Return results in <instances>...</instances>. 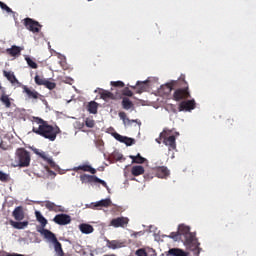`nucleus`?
Wrapping results in <instances>:
<instances>
[{"label": "nucleus", "instance_id": "nucleus-1", "mask_svg": "<svg viewBox=\"0 0 256 256\" xmlns=\"http://www.w3.org/2000/svg\"><path fill=\"white\" fill-rule=\"evenodd\" d=\"M33 124L37 126H33L32 132L40 135V137H44V139H48V141H55L57 135L61 133L59 126H53L39 117L34 118Z\"/></svg>", "mask_w": 256, "mask_h": 256}, {"label": "nucleus", "instance_id": "nucleus-2", "mask_svg": "<svg viewBox=\"0 0 256 256\" xmlns=\"http://www.w3.org/2000/svg\"><path fill=\"white\" fill-rule=\"evenodd\" d=\"M178 231L180 235L184 236V245L192 251L193 255H199L201 253V248L199 245V240L195 236V233L191 232V228L185 225H180L178 227Z\"/></svg>", "mask_w": 256, "mask_h": 256}, {"label": "nucleus", "instance_id": "nucleus-3", "mask_svg": "<svg viewBox=\"0 0 256 256\" xmlns=\"http://www.w3.org/2000/svg\"><path fill=\"white\" fill-rule=\"evenodd\" d=\"M177 88L173 93L174 101H185V99H191V91H189V83L185 81V74H181L179 77Z\"/></svg>", "mask_w": 256, "mask_h": 256}, {"label": "nucleus", "instance_id": "nucleus-4", "mask_svg": "<svg viewBox=\"0 0 256 256\" xmlns=\"http://www.w3.org/2000/svg\"><path fill=\"white\" fill-rule=\"evenodd\" d=\"M17 167H29L31 165V153L25 148H19L15 156Z\"/></svg>", "mask_w": 256, "mask_h": 256}, {"label": "nucleus", "instance_id": "nucleus-5", "mask_svg": "<svg viewBox=\"0 0 256 256\" xmlns=\"http://www.w3.org/2000/svg\"><path fill=\"white\" fill-rule=\"evenodd\" d=\"M100 97L103 101H117V99H121V92L114 88H111V91L101 90Z\"/></svg>", "mask_w": 256, "mask_h": 256}, {"label": "nucleus", "instance_id": "nucleus-6", "mask_svg": "<svg viewBox=\"0 0 256 256\" xmlns=\"http://www.w3.org/2000/svg\"><path fill=\"white\" fill-rule=\"evenodd\" d=\"M171 133H173V131L166 129L163 143L166 145V147H168L169 151H175V149H177V138L175 135L169 136Z\"/></svg>", "mask_w": 256, "mask_h": 256}, {"label": "nucleus", "instance_id": "nucleus-7", "mask_svg": "<svg viewBox=\"0 0 256 256\" xmlns=\"http://www.w3.org/2000/svg\"><path fill=\"white\" fill-rule=\"evenodd\" d=\"M24 27L28 29V31H31V33H40L41 28L43 25H41L36 20H33L32 18H25L24 20Z\"/></svg>", "mask_w": 256, "mask_h": 256}, {"label": "nucleus", "instance_id": "nucleus-8", "mask_svg": "<svg viewBox=\"0 0 256 256\" xmlns=\"http://www.w3.org/2000/svg\"><path fill=\"white\" fill-rule=\"evenodd\" d=\"M177 85H179V81L177 80L166 83L159 88L158 93H160L162 96L171 95L173 87H177Z\"/></svg>", "mask_w": 256, "mask_h": 256}, {"label": "nucleus", "instance_id": "nucleus-9", "mask_svg": "<svg viewBox=\"0 0 256 256\" xmlns=\"http://www.w3.org/2000/svg\"><path fill=\"white\" fill-rule=\"evenodd\" d=\"M197 107V103L195 99L192 100H184L179 104V111H193Z\"/></svg>", "mask_w": 256, "mask_h": 256}, {"label": "nucleus", "instance_id": "nucleus-10", "mask_svg": "<svg viewBox=\"0 0 256 256\" xmlns=\"http://www.w3.org/2000/svg\"><path fill=\"white\" fill-rule=\"evenodd\" d=\"M110 225L116 228H119V227L125 228L127 227V225H129V218L127 217L114 218L111 220Z\"/></svg>", "mask_w": 256, "mask_h": 256}, {"label": "nucleus", "instance_id": "nucleus-11", "mask_svg": "<svg viewBox=\"0 0 256 256\" xmlns=\"http://www.w3.org/2000/svg\"><path fill=\"white\" fill-rule=\"evenodd\" d=\"M56 225H69L71 223V216L68 214H58L53 219Z\"/></svg>", "mask_w": 256, "mask_h": 256}, {"label": "nucleus", "instance_id": "nucleus-12", "mask_svg": "<svg viewBox=\"0 0 256 256\" xmlns=\"http://www.w3.org/2000/svg\"><path fill=\"white\" fill-rule=\"evenodd\" d=\"M0 101L6 109H11V101H13V99L9 97L5 88L0 92Z\"/></svg>", "mask_w": 256, "mask_h": 256}, {"label": "nucleus", "instance_id": "nucleus-13", "mask_svg": "<svg viewBox=\"0 0 256 256\" xmlns=\"http://www.w3.org/2000/svg\"><path fill=\"white\" fill-rule=\"evenodd\" d=\"M3 75H4V77H6V79L8 81L11 82L12 85H18V87H22L23 86V84H21V82H19V80L15 76V73H13L11 71L4 70L3 71Z\"/></svg>", "mask_w": 256, "mask_h": 256}, {"label": "nucleus", "instance_id": "nucleus-14", "mask_svg": "<svg viewBox=\"0 0 256 256\" xmlns=\"http://www.w3.org/2000/svg\"><path fill=\"white\" fill-rule=\"evenodd\" d=\"M23 93H25L28 97V99H34L37 100L39 97H41V94L37 92L35 89H31L25 85H22Z\"/></svg>", "mask_w": 256, "mask_h": 256}, {"label": "nucleus", "instance_id": "nucleus-15", "mask_svg": "<svg viewBox=\"0 0 256 256\" xmlns=\"http://www.w3.org/2000/svg\"><path fill=\"white\" fill-rule=\"evenodd\" d=\"M12 215L16 221H23L25 219V212H23V207L18 206L12 212Z\"/></svg>", "mask_w": 256, "mask_h": 256}, {"label": "nucleus", "instance_id": "nucleus-16", "mask_svg": "<svg viewBox=\"0 0 256 256\" xmlns=\"http://www.w3.org/2000/svg\"><path fill=\"white\" fill-rule=\"evenodd\" d=\"M148 82L144 81V82H137L135 86H131L132 89H135L136 93H145V91H147L148 89Z\"/></svg>", "mask_w": 256, "mask_h": 256}, {"label": "nucleus", "instance_id": "nucleus-17", "mask_svg": "<svg viewBox=\"0 0 256 256\" xmlns=\"http://www.w3.org/2000/svg\"><path fill=\"white\" fill-rule=\"evenodd\" d=\"M107 247L108 249H121L125 247V242L119 240H107Z\"/></svg>", "mask_w": 256, "mask_h": 256}, {"label": "nucleus", "instance_id": "nucleus-18", "mask_svg": "<svg viewBox=\"0 0 256 256\" xmlns=\"http://www.w3.org/2000/svg\"><path fill=\"white\" fill-rule=\"evenodd\" d=\"M156 176L159 179H165L166 177H169V169L165 166L158 167L156 169Z\"/></svg>", "mask_w": 256, "mask_h": 256}, {"label": "nucleus", "instance_id": "nucleus-19", "mask_svg": "<svg viewBox=\"0 0 256 256\" xmlns=\"http://www.w3.org/2000/svg\"><path fill=\"white\" fill-rule=\"evenodd\" d=\"M74 171H85V172L91 173L92 175H95V173H97V170L95 168L87 164L76 167Z\"/></svg>", "mask_w": 256, "mask_h": 256}, {"label": "nucleus", "instance_id": "nucleus-20", "mask_svg": "<svg viewBox=\"0 0 256 256\" xmlns=\"http://www.w3.org/2000/svg\"><path fill=\"white\" fill-rule=\"evenodd\" d=\"M97 179V176L95 175H89V174H82L80 175V181L81 183H95Z\"/></svg>", "mask_w": 256, "mask_h": 256}, {"label": "nucleus", "instance_id": "nucleus-21", "mask_svg": "<svg viewBox=\"0 0 256 256\" xmlns=\"http://www.w3.org/2000/svg\"><path fill=\"white\" fill-rule=\"evenodd\" d=\"M79 230L81 233H84V235H89L95 231V229L91 226V224H85L82 223L79 225Z\"/></svg>", "mask_w": 256, "mask_h": 256}, {"label": "nucleus", "instance_id": "nucleus-22", "mask_svg": "<svg viewBox=\"0 0 256 256\" xmlns=\"http://www.w3.org/2000/svg\"><path fill=\"white\" fill-rule=\"evenodd\" d=\"M6 53L10 57H17V55H21V47L13 45L11 48L6 49Z\"/></svg>", "mask_w": 256, "mask_h": 256}, {"label": "nucleus", "instance_id": "nucleus-23", "mask_svg": "<svg viewBox=\"0 0 256 256\" xmlns=\"http://www.w3.org/2000/svg\"><path fill=\"white\" fill-rule=\"evenodd\" d=\"M143 173H145V168L141 165L133 166L131 169V174L134 177H139V175H143Z\"/></svg>", "mask_w": 256, "mask_h": 256}, {"label": "nucleus", "instance_id": "nucleus-24", "mask_svg": "<svg viewBox=\"0 0 256 256\" xmlns=\"http://www.w3.org/2000/svg\"><path fill=\"white\" fill-rule=\"evenodd\" d=\"M111 199L106 198L94 203V207H111Z\"/></svg>", "mask_w": 256, "mask_h": 256}, {"label": "nucleus", "instance_id": "nucleus-25", "mask_svg": "<svg viewBox=\"0 0 256 256\" xmlns=\"http://www.w3.org/2000/svg\"><path fill=\"white\" fill-rule=\"evenodd\" d=\"M169 254L172 256H189V253H187L179 248L170 249Z\"/></svg>", "mask_w": 256, "mask_h": 256}, {"label": "nucleus", "instance_id": "nucleus-26", "mask_svg": "<svg viewBox=\"0 0 256 256\" xmlns=\"http://www.w3.org/2000/svg\"><path fill=\"white\" fill-rule=\"evenodd\" d=\"M10 225L14 227V229H25L29 225V221L24 222H15L13 220L10 221Z\"/></svg>", "mask_w": 256, "mask_h": 256}, {"label": "nucleus", "instance_id": "nucleus-27", "mask_svg": "<svg viewBox=\"0 0 256 256\" xmlns=\"http://www.w3.org/2000/svg\"><path fill=\"white\" fill-rule=\"evenodd\" d=\"M134 105L133 102L130 101L129 98L124 97L122 99V108L125 109L126 111H129V109H133Z\"/></svg>", "mask_w": 256, "mask_h": 256}, {"label": "nucleus", "instance_id": "nucleus-28", "mask_svg": "<svg viewBox=\"0 0 256 256\" xmlns=\"http://www.w3.org/2000/svg\"><path fill=\"white\" fill-rule=\"evenodd\" d=\"M98 107H99V104L97 102L91 101L87 106V110L89 111V113H92L93 115H95L97 113Z\"/></svg>", "mask_w": 256, "mask_h": 256}, {"label": "nucleus", "instance_id": "nucleus-29", "mask_svg": "<svg viewBox=\"0 0 256 256\" xmlns=\"http://www.w3.org/2000/svg\"><path fill=\"white\" fill-rule=\"evenodd\" d=\"M130 159H132V163H138V165H143L147 159L141 156L140 153H138L136 156H130Z\"/></svg>", "mask_w": 256, "mask_h": 256}, {"label": "nucleus", "instance_id": "nucleus-30", "mask_svg": "<svg viewBox=\"0 0 256 256\" xmlns=\"http://www.w3.org/2000/svg\"><path fill=\"white\" fill-rule=\"evenodd\" d=\"M35 216L36 220L42 225V227H45L47 225V219L43 217V214H41L39 211H35Z\"/></svg>", "mask_w": 256, "mask_h": 256}, {"label": "nucleus", "instance_id": "nucleus-31", "mask_svg": "<svg viewBox=\"0 0 256 256\" xmlns=\"http://www.w3.org/2000/svg\"><path fill=\"white\" fill-rule=\"evenodd\" d=\"M45 207H46V209H48V211H55V213H57V211H61L59 209V206H57L55 203H53L51 201H46Z\"/></svg>", "mask_w": 256, "mask_h": 256}, {"label": "nucleus", "instance_id": "nucleus-32", "mask_svg": "<svg viewBox=\"0 0 256 256\" xmlns=\"http://www.w3.org/2000/svg\"><path fill=\"white\" fill-rule=\"evenodd\" d=\"M37 155H39V157H41V159H43L44 161H47L48 165H51V167L55 165V162L53 161V159L47 157V155H45V152L37 153Z\"/></svg>", "mask_w": 256, "mask_h": 256}, {"label": "nucleus", "instance_id": "nucleus-33", "mask_svg": "<svg viewBox=\"0 0 256 256\" xmlns=\"http://www.w3.org/2000/svg\"><path fill=\"white\" fill-rule=\"evenodd\" d=\"M0 181L2 183H9L11 181V176L3 171H0Z\"/></svg>", "mask_w": 256, "mask_h": 256}, {"label": "nucleus", "instance_id": "nucleus-34", "mask_svg": "<svg viewBox=\"0 0 256 256\" xmlns=\"http://www.w3.org/2000/svg\"><path fill=\"white\" fill-rule=\"evenodd\" d=\"M25 61L27 62L28 67H30L31 69H37L39 67L37 63L33 61V59H31L30 57H26Z\"/></svg>", "mask_w": 256, "mask_h": 256}, {"label": "nucleus", "instance_id": "nucleus-35", "mask_svg": "<svg viewBox=\"0 0 256 256\" xmlns=\"http://www.w3.org/2000/svg\"><path fill=\"white\" fill-rule=\"evenodd\" d=\"M110 85L114 87V89H123L125 87V83L123 81H112Z\"/></svg>", "mask_w": 256, "mask_h": 256}, {"label": "nucleus", "instance_id": "nucleus-36", "mask_svg": "<svg viewBox=\"0 0 256 256\" xmlns=\"http://www.w3.org/2000/svg\"><path fill=\"white\" fill-rule=\"evenodd\" d=\"M119 117L121 120H123V123H135V120H130L129 118H127V113L125 112H119Z\"/></svg>", "mask_w": 256, "mask_h": 256}, {"label": "nucleus", "instance_id": "nucleus-37", "mask_svg": "<svg viewBox=\"0 0 256 256\" xmlns=\"http://www.w3.org/2000/svg\"><path fill=\"white\" fill-rule=\"evenodd\" d=\"M44 87H46V89H49L50 91H53V89H55V87H57V84L55 82L46 80V82H44Z\"/></svg>", "mask_w": 256, "mask_h": 256}, {"label": "nucleus", "instance_id": "nucleus-38", "mask_svg": "<svg viewBox=\"0 0 256 256\" xmlns=\"http://www.w3.org/2000/svg\"><path fill=\"white\" fill-rule=\"evenodd\" d=\"M34 81H35L36 85H45V82L47 81V79H45L39 75H36L34 77Z\"/></svg>", "mask_w": 256, "mask_h": 256}, {"label": "nucleus", "instance_id": "nucleus-39", "mask_svg": "<svg viewBox=\"0 0 256 256\" xmlns=\"http://www.w3.org/2000/svg\"><path fill=\"white\" fill-rule=\"evenodd\" d=\"M85 125L89 127V129H93V127H95V120H93V118H86Z\"/></svg>", "mask_w": 256, "mask_h": 256}, {"label": "nucleus", "instance_id": "nucleus-40", "mask_svg": "<svg viewBox=\"0 0 256 256\" xmlns=\"http://www.w3.org/2000/svg\"><path fill=\"white\" fill-rule=\"evenodd\" d=\"M112 137H114V139H116V141H119L120 143H123L125 141V136H122L117 132L112 133Z\"/></svg>", "mask_w": 256, "mask_h": 256}, {"label": "nucleus", "instance_id": "nucleus-41", "mask_svg": "<svg viewBox=\"0 0 256 256\" xmlns=\"http://www.w3.org/2000/svg\"><path fill=\"white\" fill-rule=\"evenodd\" d=\"M0 8L2 9V11H6V13H13V10L9 6H7V4L1 1H0Z\"/></svg>", "mask_w": 256, "mask_h": 256}, {"label": "nucleus", "instance_id": "nucleus-42", "mask_svg": "<svg viewBox=\"0 0 256 256\" xmlns=\"http://www.w3.org/2000/svg\"><path fill=\"white\" fill-rule=\"evenodd\" d=\"M167 133V128H165L163 130V132L160 133L159 137L156 138V143H158L159 145H161V140L163 139V141H165V134Z\"/></svg>", "mask_w": 256, "mask_h": 256}, {"label": "nucleus", "instance_id": "nucleus-43", "mask_svg": "<svg viewBox=\"0 0 256 256\" xmlns=\"http://www.w3.org/2000/svg\"><path fill=\"white\" fill-rule=\"evenodd\" d=\"M122 143L127 145V147H131V145H134L135 139L129 138V137L125 136V139H124V141Z\"/></svg>", "mask_w": 256, "mask_h": 256}, {"label": "nucleus", "instance_id": "nucleus-44", "mask_svg": "<svg viewBox=\"0 0 256 256\" xmlns=\"http://www.w3.org/2000/svg\"><path fill=\"white\" fill-rule=\"evenodd\" d=\"M95 183H100V185H102L103 187H107V182H105V180H102L101 178L96 176V180Z\"/></svg>", "mask_w": 256, "mask_h": 256}, {"label": "nucleus", "instance_id": "nucleus-45", "mask_svg": "<svg viewBox=\"0 0 256 256\" xmlns=\"http://www.w3.org/2000/svg\"><path fill=\"white\" fill-rule=\"evenodd\" d=\"M136 255H137V256H148V255H147V252L145 251V249H138V250L136 251Z\"/></svg>", "mask_w": 256, "mask_h": 256}, {"label": "nucleus", "instance_id": "nucleus-46", "mask_svg": "<svg viewBox=\"0 0 256 256\" xmlns=\"http://www.w3.org/2000/svg\"><path fill=\"white\" fill-rule=\"evenodd\" d=\"M123 95H125V97H131L133 95V92L129 90V88H125L123 91Z\"/></svg>", "mask_w": 256, "mask_h": 256}, {"label": "nucleus", "instance_id": "nucleus-47", "mask_svg": "<svg viewBox=\"0 0 256 256\" xmlns=\"http://www.w3.org/2000/svg\"><path fill=\"white\" fill-rule=\"evenodd\" d=\"M178 236H179V234H177L175 232H172L171 235H170L171 239H175Z\"/></svg>", "mask_w": 256, "mask_h": 256}, {"label": "nucleus", "instance_id": "nucleus-48", "mask_svg": "<svg viewBox=\"0 0 256 256\" xmlns=\"http://www.w3.org/2000/svg\"><path fill=\"white\" fill-rule=\"evenodd\" d=\"M138 235H139V236L143 235V232L140 231V232H135V233L133 234V236H135V237H137Z\"/></svg>", "mask_w": 256, "mask_h": 256}, {"label": "nucleus", "instance_id": "nucleus-49", "mask_svg": "<svg viewBox=\"0 0 256 256\" xmlns=\"http://www.w3.org/2000/svg\"><path fill=\"white\" fill-rule=\"evenodd\" d=\"M60 65L63 69H65V61H60Z\"/></svg>", "mask_w": 256, "mask_h": 256}, {"label": "nucleus", "instance_id": "nucleus-50", "mask_svg": "<svg viewBox=\"0 0 256 256\" xmlns=\"http://www.w3.org/2000/svg\"><path fill=\"white\" fill-rule=\"evenodd\" d=\"M5 89V87H3V85H1L0 83V92H2Z\"/></svg>", "mask_w": 256, "mask_h": 256}, {"label": "nucleus", "instance_id": "nucleus-51", "mask_svg": "<svg viewBox=\"0 0 256 256\" xmlns=\"http://www.w3.org/2000/svg\"><path fill=\"white\" fill-rule=\"evenodd\" d=\"M176 136H179V132H176Z\"/></svg>", "mask_w": 256, "mask_h": 256}]
</instances>
